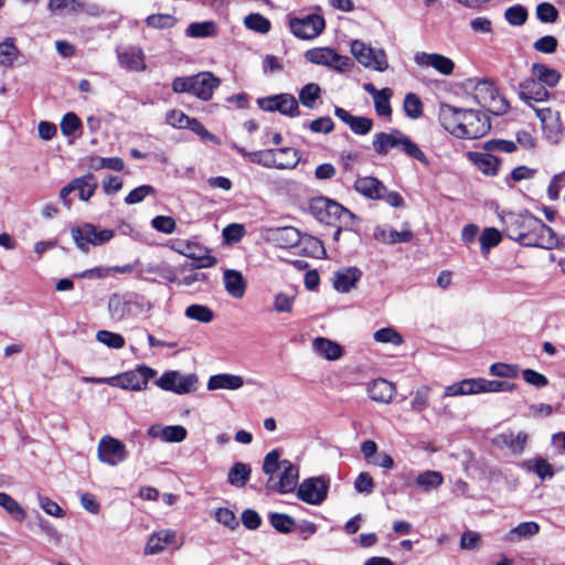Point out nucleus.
Returning <instances> with one entry per match:
<instances>
[{"label": "nucleus", "instance_id": "6e6d98bb", "mask_svg": "<svg viewBox=\"0 0 565 565\" xmlns=\"http://www.w3.org/2000/svg\"><path fill=\"white\" fill-rule=\"evenodd\" d=\"M373 338L379 343H390L393 345H401L404 342L402 334L392 327L379 329L374 332Z\"/></svg>", "mask_w": 565, "mask_h": 565}, {"label": "nucleus", "instance_id": "c85d7f7f", "mask_svg": "<svg viewBox=\"0 0 565 565\" xmlns=\"http://www.w3.org/2000/svg\"><path fill=\"white\" fill-rule=\"evenodd\" d=\"M519 95L524 102H544L550 98L548 90L534 76L525 78L519 84Z\"/></svg>", "mask_w": 565, "mask_h": 565}, {"label": "nucleus", "instance_id": "1a4fd4ad", "mask_svg": "<svg viewBox=\"0 0 565 565\" xmlns=\"http://www.w3.org/2000/svg\"><path fill=\"white\" fill-rule=\"evenodd\" d=\"M309 211L319 222L326 224H332L338 220L344 225H349L354 218L353 213L327 198H316L311 200Z\"/></svg>", "mask_w": 565, "mask_h": 565}, {"label": "nucleus", "instance_id": "39448f33", "mask_svg": "<svg viewBox=\"0 0 565 565\" xmlns=\"http://www.w3.org/2000/svg\"><path fill=\"white\" fill-rule=\"evenodd\" d=\"M478 105L494 115H502L508 111L509 103L500 95L493 83L486 79H468L465 84Z\"/></svg>", "mask_w": 565, "mask_h": 565}, {"label": "nucleus", "instance_id": "a18cd8bd", "mask_svg": "<svg viewBox=\"0 0 565 565\" xmlns=\"http://www.w3.org/2000/svg\"><path fill=\"white\" fill-rule=\"evenodd\" d=\"M296 300L295 291H279L274 296V310L277 313H291Z\"/></svg>", "mask_w": 565, "mask_h": 565}, {"label": "nucleus", "instance_id": "603ef678", "mask_svg": "<svg viewBox=\"0 0 565 565\" xmlns=\"http://www.w3.org/2000/svg\"><path fill=\"white\" fill-rule=\"evenodd\" d=\"M320 86L316 83H309L299 92V100L305 107L313 108L316 100L320 98Z\"/></svg>", "mask_w": 565, "mask_h": 565}, {"label": "nucleus", "instance_id": "0e129e2a", "mask_svg": "<svg viewBox=\"0 0 565 565\" xmlns=\"http://www.w3.org/2000/svg\"><path fill=\"white\" fill-rule=\"evenodd\" d=\"M156 193L153 186L145 184L131 190L125 198V203L128 205L140 203L146 196Z\"/></svg>", "mask_w": 565, "mask_h": 565}, {"label": "nucleus", "instance_id": "f8f14e48", "mask_svg": "<svg viewBox=\"0 0 565 565\" xmlns=\"http://www.w3.org/2000/svg\"><path fill=\"white\" fill-rule=\"evenodd\" d=\"M157 375V371L147 365H139L136 369L120 375L111 376L108 385L122 390L142 391L147 388L148 382Z\"/></svg>", "mask_w": 565, "mask_h": 565}, {"label": "nucleus", "instance_id": "4be33fe9", "mask_svg": "<svg viewBox=\"0 0 565 565\" xmlns=\"http://www.w3.org/2000/svg\"><path fill=\"white\" fill-rule=\"evenodd\" d=\"M414 61L418 66L433 67L443 75H450L455 68V63L449 57L438 53L417 52Z\"/></svg>", "mask_w": 565, "mask_h": 565}, {"label": "nucleus", "instance_id": "49530a36", "mask_svg": "<svg viewBox=\"0 0 565 565\" xmlns=\"http://www.w3.org/2000/svg\"><path fill=\"white\" fill-rule=\"evenodd\" d=\"M443 482L444 477L439 471L427 470L416 478V483L425 491L437 489Z\"/></svg>", "mask_w": 565, "mask_h": 565}, {"label": "nucleus", "instance_id": "bf43d9fd", "mask_svg": "<svg viewBox=\"0 0 565 565\" xmlns=\"http://www.w3.org/2000/svg\"><path fill=\"white\" fill-rule=\"evenodd\" d=\"M175 23L177 19L168 13L151 14L146 19V24L153 29H170Z\"/></svg>", "mask_w": 565, "mask_h": 565}, {"label": "nucleus", "instance_id": "2eb2a0df", "mask_svg": "<svg viewBox=\"0 0 565 565\" xmlns=\"http://www.w3.org/2000/svg\"><path fill=\"white\" fill-rule=\"evenodd\" d=\"M97 458L102 463L116 467L128 458V451L122 441L105 435L98 441Z\"/></svg>", "mask_w": 565, "mask_h": 565}, {"label": "nucleus", "instance_id": "e2e57ef3", "mask_svg": "<svg viewBox=\"0 0 565 565\" xmlns=\"http://www.w3.org/2000/svg\"><path fill=\"white\" fill-rule=\"evenodd\" d=\"M269 521L281 533H289L295 525V521L289 515L281 513H270Z\"/></svg>", "mask_w": 565, "mask_h": 565}, {"label": "nucleus", "instance_id": "a878e982", "mask_svg": "<svg viewBox=\"0 0 565 565\" xmlns=\"http://www.w3.org/2000/svg\"><path fill=\"white\" fill-rule=\"evenodd\" d=\"M312 351L327 361H338L343 356V348L335 341L317 337L312 340Z\"/></svg>", "mask_w": 565, "mask_h": 565}, {"label": "nucleus", "instance_id": "f3484780", "mask_svg": "<svg viewBox=\"0 0 565 565\" xmlns=\"http://www.w3.org/2000/svg\"><path fill=\"white\" fill-rule=\"evenodd\" d=\"M172 248L195 263L194 268H210L216 265L217 259L210 255V250L199 243L190 241H175Z\"/></svg>", "mask_w": 565, "mask_h": 565}, {"label": "nucleus", "instance_id": "412c9836", "mask_svg": "<svg viewBox=\"0 0 565 565\" xmlns=\"http://www.w3.org/2000/svg\"><path fill=\"white\" fill-rule=\"evenodd\" d=\"M259 107L265 111H279L282 115L296 117L299 115L297 99L290 94H279L258 99Z\"/></svg>", "mask_w": 565, "mask_h": 565}, {"label": "nucleus", "instance_id": "de8ad7c7", "mask_svg": "<svg viewBox=\"0 0 565 565\" xmlns=\"http://www.w3.org/2000/svg\"><path fill=\"white\" fill-rule=\"evenodd\" d=\"M185 317L202 323H210L214 319V312L204 305H191L186 307Z\"/></svg>", "mask_w": 565, "mask_h": 565}, {"label": "nucleus", "instance_id": "052dcab7", "mask_svg": "<svg viewBox=\"0 0 565 565\" xmlns=\"http://www.w3.org/2000/svg\"><path fill=\"white\" fill-rule=\"evenodd\" d=\"M519 366L515 364L493 363L490 365L489 372L492 376L514 379L519 374Z\"/></svg>", "mask_w": 565, "mask_h": 565}, {"label": "nucleus", "instance_id": "69168bd1", "mask_svg": "<svg viewBox=\"0 0 565 565\" xmlns=\"http://www.w3.org/2000/svg\"><path fill=\"white\" fill-rule=\"evenodd\" d=\"M39 505L41 509L49 515L54 518H64L65 511L53 500H51L49 497L39 495L38 498Z\"/></svg>", "mask_w": 565, "mask_h": 565}, {"label": "nucleus", "instance_id": "338daca9", "mask_svg": "<svg viewBox=\"0 0 565 565\" xmlns=\"http://www.w3.org/2000/svg\"><path fill=\"white\" fill-rule=\"evenodd\" d=\"M222 234H223L224 241L227 244H235V243H238L243 238V236L245 234V228H244V225H242V224L232 223L223 228Z\"/></svg>", "mask_w": 565, "mask_h": 565}, {"label": "nucleus", "instance_id": "20e7f679", "mask_svg": "<svg viewBox=\"0 0 565 565\" xmlns=\"http://www.w3.org/2000/svg\"><path fill=\"white\" fill-rule=\"evenodd\" d=\"M521 227L522 230L516 233L515 239L525 246L552 249L557 245L554 231L537 217H523Z\"/></svg>", "mask_w": 565, "mask_h": 565}, {"label": "nucleus", "instance_id": "7ed1b4c3", "mask_svg": "<svg viewBox=\"0 0 565 565\" xmlns=\"http://www.w3.org/2000/svg\"><path fill=\"white\" fill-rule=\"evenodd\" d=\"M372 146L380 156H386L390 150L397 149L412 159H416L425 166L428 164L426 154L404 132L393 129L390 132H377L373 136Z\"/></svg>", "mask_w": 565, "mask_h": 565}, {"label": "nucleus", "instance_id": "a19ab883", "mask_svg": "<svg viewBox=\"0 0 565 565\" xmlns=\"http://www.w3.org/2000/svg\"><path fill=\"white\" fill-rule=\"evenodd\" d=\"M47 10L52 14H61L65 11L76 14L85 11L83 0H49Z\"/></svg>", "mask_w": 565, "mask_h": 565}, {"label": "nucleus", "instance_id": "9b49d317", "mask_svg": "<svg viewBox=\"0 0 565 565\" xmlns=\"http://www.w3.org/2000/svg\"><path fill=\"white\" fill-rule=\"evenodd\" d=\"M351 54L364 67L377 72L388 70L386 52L383 49H373L361 40H354L351 43Z\"/></svg>", "mask_w": 565, "mask_h": 565}, {"label": "nucleus", "instance_id": "774afa93", "mask_svg": "<svg viewBox=\"0 0 565 565\" xmlns=\"http://www.w3.org/2000/svg\"><path fill=\"white\" fill-rule=\"evenodd\" d=\"M214 518L220 524L231 530H234L238 525L234 512L227 508H218L214 513Z\"/></svg>", "mask_w": 565, "mask_h": 565}, {"label": "nucleus", "instance_id": "b1692460", "mask_svg": "<svg viewBox=\"0 0 565 565\" xmlns=\"http://www.w3.org/2000/svg\"><path fill=\"white\" fill-rule=\"evenodd\" d=\"M119 65L130 72H142L147 68L143 51L138 46L117 50Z\"/></svg>", "mask_w": 565, "mask_h": 565}, {"label": "nucleus", "instance_id": "37998d69", "mask_svg": "<svg viewBox=\"0 0 565 565\" xmlns=\"http://www.w3.org/2000/svg\"><path fill=\"white\" fill-rule=\"evenodd\" d=\"M74 185L75 190H78L81 200L87 201L94 194L97 181L93 174L88 173L82 178L74 179Z\"/></svg>", "mask_w": 565, "mask_h": 565}, {"label": "nucleus", "instance_id": "8fccbe9b", "mask_svg": "<svg viewBox=\"0 0 565 565\" xmlns=\"http://www.w3.org/2000/svg\"><path fill=\"white\" fill-rule=\"evenodd\" d=\"M502 239L501 233L494 227H487L481 233L479 241L481 252L487 255L490 249L500 244Z\"/></svg>", "mask_w": 565, "mask_h": 565}, {"label": "nucleus", "instance_id": "aec40b11", "mask_svg": "<svg viewBox=\"0 0 565 565\" xmlns=\"http://www.w3.org/2000/svg\"><path fill=\"white\" fill-rule=\"evenodd\" d=\"M291 33L301 40H311L318 36L324 29V19L318 14L305 18H292L289 21Z\"/></svg>", "mask_w": 565, "mask_h": 565}, {"label": "nucleus", "instance_id": "09e8293b", "mask_svg": "<svg viewBox=\"0 0 565 565\" xmlns=\"http://www.w3.org/2000/svg\"><path fill=\"white\" fill-rule=\"evenodd\" d=\"M430 392L431 390L428 385H423L418 387L415 392H413L411 409L415 413H422L423 411H425L428 406Z\"/></svg>", "mask_w": 565, "mask_h": 565}, {"label": "nucleus", "instance_id": "e433bc0d", "mask_svg": "<svg viewBox=\"0 0 565 565\" xmlns=\"http://www.w3.org/2000/svg\"><path fill=\"white\" fill-rule=\"evenodd\" d=\"M541 526L537 522L526 521L521 522L516 526L512 527L503 536V540L508 543H515L520 540L530 539L539 534Z\"/></svg>", "mask_w": 565, "mask_h": 565}, {"label": "nucleus", "instance_id": "0eeeda50", "mask_svg": "<svg viewBox=\"0 0 565 565\" xmlns=\"http://www.w3.org/2000/svg\"><path fill=\"white\" fill-rule=\"evenodd\" d=\"M221 81L211 72H201L193 76L175 77L171 87L174 93H190L201 100L207 102L213 97L214 89Z\"/></svg>", "mask_w": 565, "mask_h": 565}, {"label": "nucleus", "instance_id": "864d4df0", "mask_svg": "<svg viewBox=\"0 0 565 565\" xmlns=\"http://www.w3.org/2000/svg\"><path fill=\"white\" fill-rule=\"evenodd\" d=\"M475 163L484 174L494 175L498 172L499 160L490 153L476 154Z\"/></svg>", "mask_w": 565, "mask_h": 565}, {"label": "nucleus", "instance_id": "f257e3e1", "mask_svg": "<svg viewBox=\"0 0 565 565\" xmlns=\"http://www.w3.org/2000/svg\"><path fill=\"white\" fill-rule=\"evenodd\" d=\"M438 120L449 134L461 139L481 138L491 128L490 119L484 114L449 104L439 105Z\"/></svg>", "mask_w": 565, "mask_h": 565}, {"label": "nucleus", "instance_id": "a211bd4d", "mask_svg": "<svg viewBox=\"0 0 565 565\" xmlns=\"http://www.w3.org/2000/svg\"><path fill=\"white\" fill-rule=\"evenodd\" d=\"M198 377L194 374H182L179 371L164 372L156 384L175 394H188L195 390Z\"/></svg>", "mask_w": 565, "mask_h": 565}, {"label": "nucleus", "instance_id": "5701e85b", "mask_svg": "<svg viewBox=\"0 0 565 565\" xmlns=\"http://www.w3.org/2000/svg\"><path fill=\"white\" fill-rule=\"evenodd\" d=\"M147 434L163 443H182L188 436V430L182 425L154 424L148 428Z\"/></svg>", "mask_w": 565, "mask_h": 565}, {"label": "nucleus", "instance_id": "3c124183", "mask_svg": "<svg viewBox=\"0 0 565 565\" xmlns=\"http://www.w3.org/2000/svg\"><path fill=\"white\" fill-rule=\"evenodd\" d=\"M96 340L99 343L115 350L122 349L126 344L125 338L121 334L108 330L97 331Z\"/></svg>", "mask_w": 565, "mask_h": 565}, {"label": "nucleus", "instance_id": "7c9ffc66", "mask_svg": "<svg viewBox=\"0 0 565 565\" xmlns=\"http://www.w3.org/2000/svg\"><path fill=\"white\" fill-rule=\"evenodd\" d=\"M334 114L339 119L349 125L351 130L356 135H366L373 128V121L371 118L353 116L341 107H335Z\"/></svg>", "mask_w": 565, "mask_h": 565}, {"label": "nucleus", "instance_id": "13d9d810", "mask_svg": "<svg viewBox=\"0 0 565 565\" xmlns=\"http://www.w3.org/2000/svg\"><path fill=\"white\" fill-rule=\"evenodd\" d=\"M19 50L14 45L12 39H7L0 43V64L3 66H11L18 58Z\"/></svg>", "mask_w": 565, "mask_h": 565}, {"label": "nucleus", "instance_id": "5fc2aeb1", "mask_svg": "<svg viewBox=\"0 0 565 565\" xmlns=\"http://www.w3.org/2000/svg\"><path fill=\"white\" fill-rule=\"evenodd\" d=\"M407 117L418 119L423 115V103L414 93L406 94L403 104Z\"/></svg>", "mask_w": 565, "mask_h": 565}, {"label": "nucleus", "instance_id": "4c0bfd02", "mask_svg": "<svg viewBox=\"0 0 565 565\" xmlns=\"http://www.w3.org/2000/svg\"><path fill=\"white\" fill-rule=\"evenodd\" d=\"M522 468L536 475L541 480L552 479L555 475L553 466L543 457H534L522 462Z\"/></svg>", "mask_w": 565, "mask_h": 565}, {"label": "nucleus", "instance_id": "4d7b16f0", "mask_svg": "<svg viewBox=\"0 0 565 565\" xmlns=\"http://www.w3.org/2000/svg\"><path fill=\"white\" fill-rule=\"evenodd\" d=\"M244 24L247 29L265 34L270 30V21L259 13H250L245 17Z\"/></svg>", "mask_w": 565, "mask_h": 565}, {"label": "nucleus", "instance_id": "79ce46f5", "mask_svg": "<svg viewBox=\"0 0 565 565\" xmlns=\"http://www.w3.org/2000/svg\"><path fill=\"white\" fill-rule=\"evenodd\" d=\"M0 507L18 522L24 521L25 510L11 495L0 492Z\"/></svg>", "mask_w": 565, "mask_h": 565}, {"label": "nucleus", "instance_id": "c756f323", "mask_svg": "<svg viewBox=\"0 0 565 565\" xmlns=\"http://www.w3.org/2000/svg\"><path fill=\"white\" fill-rule=\"evenodd\" d=\"M223 282L226 292L234 299L244 297L247 288V281L243 274L236 269H224Z\"/></svg>", "mask_w": 565, "mask_h": 565}, {"label": "nucleus", "instance_id": "9d476101", "mask_svg": "<svg viewBox=\"0 0 565 565\" xmlns=\"http://www.w3.org/2000/svg\"><path fill=\"white\" fill-rule=\"evenodd\" d=\"M71 235L75 245L82 252L87 253L90 246H100L109 242L115 236V232L109 228H98L93 224L86 223L82 226L73 227Z\"/></svg>", "mask_w": 565, "mask_h": 565}, {"label": "nucleus", "instance_id": "ea45409f", "mask_svg": "<svg viewBox=\"0 0 565 565\" xmlns=\"http://www.w3.org/2000/svg\"><path fill=\"white\" fill-rule=\"evenodd\" d=\"M252 468L244 462H235L227 472V482L235 488H243L250 479Z\"/></svg>", "mask_w": 565, "mask_h": 565}, {"label": "nucleus", "instance_id": "6e6552de", "mask_svg": "<svg viewBox=\"0 0 565 565\" xmlns=\"http://www.w3.org/2000/svg\"><path fill=\"white\" fill-rule=\"evenodd\" d=\"M249 160L266 168L279 170L294 169L300 161L299 151L295 148H279L254 151Z\"/></svg>", "mask_w": 565, "mask_h": 565}, {"label": "nucleus", "instance_id": "c03bdc74", "mask_svg": "<svg viewBox=\"0 0 565 565\" xmlns=\"http://www.w3.org/2000/svg\"><path fill=\"white\" fill-rule=\"evenodd\" d=\"M185 34L190 38H211L216 34V25L213 21L191 23Z\"/></svg>", "mask_w": 565, "mask_h": 565}, {"label": "nucleus", "instance_id": "393cba45", "mask_svg": "<svg viewBox=\"0 0 565 565\" xmlns=\"http://www.w3.org/2000/svg\"><path fill=\"white\" fill-rule=\"evenodd\" d=\"M363 88L373 97L375 113L381 117H391L392 107L390 102L393 96L392 89L388 87L377 89L372 83H365Z\"/></svg>", "mask_w": 565, "mask_h": 565}, {"label": "nucleus", "instance_id": "bb28decb", "mask_svg": "<svg viewBox=\"0 0 565 565\" xmlns=\"http://www.w3.org/2000/svg\"><path fill=\"white\" fill-rule=\"evenodd\" d=\"M362 277V271L358 267H345L333 274L332 284L337 291L349 292L353 289Z\"/></svg>", "mask_w": 565, "mask_h": 565}, {"label": "nucleus", "instance_id": "473e14b6", "mask_svg": "<svg viewBox=\"0 0 565 565\" xmlns=\"http://www.w3.org/2000/svg\"><path fill=\"white\" fill-rule=\"evenodd\" d=\"M367 393L371 399L377 403L390 404L396 394V388L391 382L377 379L369 384Z\"/></svg>", "mask_w": 565, "mask_h": 565}, {"label": "nucleus", "instance_id": "58836bf2", "mask_svg": "<svg viewBox=\"0 0 565 565\" xmlns=\"http://www.w3.org/2000/svg\"><path fill=\"white\" fill-rule=\"evenodd\" d=\"M532 75L540 82L543 87H555L559 79L561 74L555 68L548 67L545 64L535 63L531 67Z\"/></svg>", "mask_w": 565, "mask_h": 565}, {"label": "nucleus", "instance_id": "4468645a", "mask_svg": "<svg viewBox=\"0 0 565 565\" xmlns=\"http://www.w3.org/2000/svg\"><path fill=\"white\" fill-rule=\"evenodd\" d=\"M541 122L542 135L552 145L561 141L563 136V124L561 114L551 107H537L530 104Z\"/></svg>", "mask_w": 565, "mask_h": 565}, {"label": "nucleus", "instance_id": "72a5a7b5", "mask_svg": "<svg viewBox=\"0 0 565 565\" xmlns=\"http://www.w3.org/2000/svg\"><path fill=\"white\" fill-rule=\"evenodd\" d=\"M244 379L239 375L221 373L212 375L206 384L209 391L215 390H239L244 386Z\"/></svg>", "mask_w": 565, "mask_h": 565}, {"label": "nucleus", "instance_id": "6ab92c4d", "mask_svg": "<svg viewBox=\"0 0 565 565\" xmlns=\"http://www.w3.org/2000/svg\"><path fill=\"white\" fill-rule=\"evenodd\" d=\"M262 237L269 244L279 248H292L301 242V233L294 226L266 227L262 230Z\"/></svg>", "mask_w": 565, "mask_h": 565}, {"label": "nucleus", "instance_id": "f704fd0d", "mask_svg": "<svg viewBox=\"0 0 565 565\" xmlns=\"http://www.w3.org/2000/svg\"><path fill=\"white\" fill-rule=\"evenodd\" d=\"M175 532L172 530H162L152 534L145 545L143 553L146 555H154L162 552L167 545L173 543Z\"/></svg>", "mask_w": 565, "mask_h": 565}, {"label": "nucleus", "instance_id": "cd10ccee", "mask_svg": "<svg viewBox=\"0 0 565 565\" xmlns=\"http://www.w3.org/2000/svg\"><path fill=\"white\" fill-rule=\"evenodd\" d=\"M527 434L524 431L502 433L493 438V445L499 448H508L514 455H521L527 443Z\"/></svg>", "mask_w": 565, "mask_h": 565}, {"label": "nucleus", "instance_id": "f03ea898", "mask_svg": "<svg viewBox=\"0 0 565 565\" xmlns=\"http://www.w3.org/2000/svg\"><path fill=\"white\" fill-rule=\"evenodd\" d=\"M263 472L268 476L266 489L268 491L287 494L298 488L299 469L289 460H280L278 450L269 451L263 461Z\"/></svg>", "mask_w": 565, "mask_h": 565}, {"label": "nucleus", "instance_id": "dca6fc26", "mask_svg": "<svg viewBox=\"0 0 565 565\" xmlns=\"http://www.w3.org/2000/svg\"><path fill=\"white\" fill-rule=\"evenodd\" d=\"M329 479L315 477L305 479L297 488V498L311 505H320L328 495Z\"/></svg>", "mask_w": 565, "mask_h": 565}, {"label": "nucleus", "instance_id": "680f3d73", "mask_svg": "<svg viewBox=\"0 0 565 565\" xmlns=\"http://www.w3.org/2000/svg\"><path fill=\"white\" fill-rule=\"evenodd\" d=\"M536 17L544 23H554L558 19V11L552 3L542 2L536 7Z\"/></svg>", "mask_w": 565, "mask_h": 565}, {"label": "nucleus", "instance_id": "ddd939ff", "mask_svg": "<svg viewBox=\"0 0 565 565\" xmlns=\"http://www.w3.org/2000/svg\"><path fill=\"white\" fill-rule=\"evenodd\" d=\"M305 58L309 63L323 65L338 72L349 71L353 66L350 57L338 54L328 46L315 47L305 52Z\"/></svg>", "mask_w": 565, "mask_h": 565}, {"label": "nucleus", "instance_id": "2f4dec72", "mask_svg": "<svg viewBox=\"0 0 565 565\" xmlns=\"http://www.w3.org/2000/svg\"><path fill=\"white\" fill-rule=\"evenodd\" d=\"M354 189L371 200H381L386 192L385 185L373 177L358 178L354 183Z\"/></svg>", "mask_w": 565, "mask_h": 565}, {"label": "nucleus", "instance_id": "423d86ee", "mask_svg": "<svg viewBox=\"0 0 565 565\" xmlns=\"http://www.w3.org/2000/svg\"><path fill=\"white\" fill-rule=\"evenodd\" d=\"M152 308L151 301L138 294L129 296L113 295L108 301L110 317L116 321L149 315Z\"/></svg>", "mask_w": 565, "mask_h": 565}, {"label": "nucleus", "instance_id": "c9c22d12", "mask_svg": "<svg viewBox=\"0 0 565 565\" xmlns=\"http://www.w3.org/2000/svg\"><path fill=\"white\" fill-rule=\"evenodd\" d=\"M373 235L376 241L384 244L407 243L413 239V233L407 228L398 232L394 228L379 226L374 230Z\"/></svg>", "mask_w": 565, "mask_h": 565}]
</instances>
